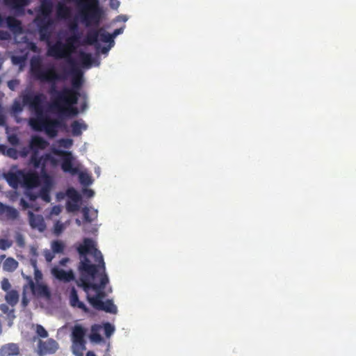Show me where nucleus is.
<instances>
[{"instance_id":"nucleus-36","label":"nucleus","mask_w":356,"mask_h":356,"mask_svg":"<svg viewBox=\"0 0 356 356\" xmlns=\"http://www.w3.org/2000/svg\"><path fill=\"white\" fill-rule=\"evenodd\" d=\"M13 245V241L7 238H0V250H6Z\"/></svg>"},{"instance_id":"nucleus-44","label":"nucleus","mask_w":356,"mask_h":356,"mask_svg":"<svg viewBox=\"0 0 356 356\" xmlns=\"http://www.w3.org/2000/svg\"><path fill=\"white\" fill-rule=\"evenodd\" d=\"M79 202H67V209L69 211H76L79 209V206L78 204Z\"/></svg>"},{"instance_id":"nucleus-9","label":"nucleus","mask_w":356,"mask_h":356,"mask_svg":"<svg viewBox=\"0 0 356 356\" xmlns=\"http://www.w3.org/2000/svg\"><path fill=\"white\" fill-rule=\"evenodd\" d=\"M65 124L58 119H50L47 117L44 130L50 137H55L58 134V129L63 127Z\"/></svg>"},{"instance_id":"nucleus-29","label":"nucleus","mask_w":356,"mask_h":356,"mask_svg":"<svg viewBox=\"0 0 356 356\" xmlns=\"http://www.w3.org/2000/svg\"><path fill=\"white\" fill-rule=\"evenodd\" d=\"M5 178L8 184L13 188H17L19 184V177L13 172H8L5 175Z\"/></svg>"},{"instance_id":"nucleus-23","label":"nucleus","mask_w":356,"mask_h":356,"mask_svg":"<svg viewBox=\"0 0 356 356\" xmlns=\"http://www.w3.org/2000/svg\"><path fill=\"white\" fill-rule=\"evenodd\" d=\"M100 305H97L94 308L97 310L104 311L111 314L117 313V307L113 304L111 300H107L106 302H102Z\"/></svg>"},{"instance_id":"nucleus-37","label":"nucleus","mask_w":356,"mask_h":356,"mask_svg":"<svg viewBox=\"0 0 356 356\" xmlns=\"http://www.w3.org/2000/svg\"><path fill=\"white\" fill-rule=\"evenodd\" d=\"M31 264L34 268V275H35V280L36 282H39L42 278V274L41 271L38 268L37 264L35 261H31Z\"/></svg>"},{"instance_id":"nucleus-62","label":"nucleus","mask_w":356,"mask_h":356,"mask_svg":"<svg viewBox=\"0 0 356 356\" xmlns=\"http://www.w3.org/2000/svg\"><path fill=\"white\" fill-rule=\"evenodd\" d=\"M109 50V47H104L102 49V52L103 54H106L107 53V51Z\"/></svg>"},{"instance_id":"nucleus-59","label":"nucleus","mask_w":356,"mask_h":356,"mask_svg":"<svg viewBox=\"0 0 356 356\" xmlns=\"http://www.w3.org/2000/svg\"><path fill=\"white\" fill-rule=\"evenodd\" d=\"M0 309L4 313V314H6L8 313V310H9V308L8 307L5 305V304H3L0 306Z\"/></svg>"},{"instance_id":"nucleus-57","label":"nucleus","mask_w":356,"mask_h":356,"mask_svg":"<svg viewBox=\"0 0 356 356\" xmlns=\"http://www.w3.org/2000/svg\"><path fill=\"white\" fill-rule=\"evenodd\" d=\"M19 203L22 208L24 209H28L30 207L29 204L23 198L20 200Z\"/></svg>"},{"instance_id":"nucleus-39","label":"nucleus","mask_w":356,"mask_h":356,"mask_svg":"<svg viewBox=\"0 0 356 356\" xmlns=\"http://www.w3.org/2000/svg\"><path fill=\"white\" fill-rule=\"evenodd\" d=\"M36 333L38 337L41 338H46L48 337V332L44 327L41 325H36Z\"/></svg>"},{"instance_id":"nucleus-11","label":"nucleus","mask_w":356,"mask_h":356,"mask_svg":"<svg viewBox=\"0 0 356 356\" xmlns=\"http://www.w3.org/2000/svg\"><path fill=\"white\" fill-rule=\"evenodd\" d=\"M86 333V330L80 325H74L72 332V340L74 344L81 346L82 349L85 348L84 337Z\"/></svg>"},{"instance_id":"nucleus-12","label":"nucleus","mask_w":356,"mask_h":356,"mask_svg":"<svg viewBox=\"0 0 356 356\" xmlns=\"http://www.w3.org/2000/svg\"><path fill=\"white\" fill-rule=\"evenodd\" d=\"M49 145V143L42 137L39 136H33L29 142V147L32 152L31 154H38L39 149H44Z\"/></svg>"},{"instance_id":"nucleus-26","label":"nucleus","mask_w":356,"mask_h":356,"mask_svg":"<svg viewBox=\"0 0 356 356\" xmlns=\"http://www.w3.org/2000/svg\"><path fill=\"white\" fill-rule=\"evenodd\" d=\"M53 10V3L50 0H44L40 6V15L51 17Z\"/></svg>"},{"instance_id":"nucleus-48","label":"nucleus","mask_w":356,"mask_h":356,"mask_svg":"<svg viewBox=\"0 0 356 356\" xmlns=\"http://www.w3.org/2000/svg\"><path fill=\"white\" fill-rule=\"evenodd\" d=\"M28 290V285H24L23 286V297H22V303L23 305V306L26 307L27 306L28 303H29V300L27 299L26 296V293Z\"/></svg>"},{"instance_id":"nucleus-21","label":"nucleus","mask_w":356,"mask_h":356,"mask_svg":"<svg viewBox=\"0 0 356 356\" xmlns=\"http://www.w3.org/2000/svg\"><path fill=\"white\" fill-rule=\"evenodd\" d=\"M88 125L82 120H74L71 124L72 134L74 136H79L82 131L86 130Z\"/></svg>"},{"instance_id":"nucleus-64","label":"nucleus","mask_w":356,"mask_h":356,"mask_svg":"<svg viewBox=\"0 0 356 356\" xmlns=\"http://www.w3.org/2000/svg\"><path fill=\"white\" fill-rule=\"evenodd\" d=\"M86 356H96V355L92 351H88L86 353Z\"/></svg>"},{"instance_id":"nucleus-42","label":"nucleus","mask_w":356,"mask_h":356,"mask_svg":"<svg viewBox=\"0 0 356 356\" xmlns=\"http://www.w3.org/2000/svg\"><path fill=\"white\" fill-rule=\"evenodd\" d=\"M23 110V106L19 101H15L12 106V111L15 113H19Z\"/></svg>"},{"instance_id":"nucleus-8","label":"nucleus","mask_w":356,"mask_h":356,"mask_svg":"<svg viewBox=\"0 0 356 356\" xmlns=\"http://www.w3.org/2000/svg\"><path fill=\"white\" fill-rule=\"evenodd\" d=\"M19 211L15 207L0 202V220L14 222L19 219Z\"/></svg>"},{"instance_id":"nucleus-43","label":"nucleus","mask_w":356,"mask_h":356,"mask_svg":"<svg viewBox=\"0 0 356 356\" xmlns=\"http://www.w3.org/2000/svg\"><path fill=\"white\" fill-rule=\"evenodd\" d=\"M59 143L62 147L69 148L72 145L73 141L70 138H62L60 140Z\"/></svg>"},{"instance_id":"nucleus-41","label":"nucleus","mask_w":356,"mask_h":356,"mask_svg":"<svg viewBox=\"0 0 356 356\" xmlns=\"http://www.w3.org/2000/svg\"><path fill=\"white\" fill-rule=\"evenodd\" d=\"M8 141L13 146H17L19 144V138L15 134H10L8 136Z\"/></svg>"},{"instance_id":"nucleus-55","label":"nucleus","mask_w":356,"mask_h":356,"mask_svg":"<svg viewBox=\"0 0 356 356\" xmlns=\"http://www.w3.org/2000/svg\"><path fill=\"white\" fill-rule=\"evenodd\" d=\"M83 193L88 197H92L94 195L95 192L92 189H85L83 191Z\"/></svg>"},{"instance_id":"nucleus-4","label":"nucleus","mask_w":356,"mask_h":356,"mask_svg":"<svg viewBox=\"0 0 356 356\" xmlns=\"http://www.w3.org/2000/svg\"><path fill=\"white\" fill-rule=\"evenodd\" d=\"M98 40L106 43H113L111 34L106 32L103 28L89 31L83 43L88 45H95L98 48L99 47Z\"/></svg>"},{"instance_id":"nucleus-30","label":"nucleus","mask_w":356,"mask_h":356,"mask_svg":"<svg viewBox=\"0 0 356 356\" xmlns=\"http://www.w3.org/2000/svg\"><path fill=\"white\" fill-rule=\"evenodd\" d=\"M79 59L83 67H90L92 63V56L91 54L81 51L79 54Z\"/></svg>"},{"instance_id":"nucleus-35","label":"nucleus","mask_w":356,"mask_h":356,"mask_svg":"<svg viewBox=\"0 0 356 356\" xmlns=\"http://www.w3.org/2000/svg\"><path fill=\"white\" fill-rule=\"evenodd\" d=\"M49 191L50 188H47V187H42L40 191V197L46 202H49L51 201Z\"/></svg>"},{"instance_id":"nucleus-40","label":"nucleus","mask_w":356,"mask_h":356,"mask_svg":"<svg viewBox=\"0 0 356 356\" xmlns=\"http://www.w3.org/2000/svg\"><path fill=\"white\" fill-rule=\"evenodd\" d=\"M1 289L4 291L8 292L10 291V289L11 288V284L8 278L4 277L2 279L1 282Z\"/></svg>"},{"instance_id":"nucleus-54","label":"nucleus","mask_w":356,"mask_h":356,"mask_svg":"<svg viewBox=\"0 0 356 356\" xmlns=\"http://www.w3.org/2000/svg\"><path fill=\"white\" fill-rule=\"evenodd\" d=\"M123 31H124V29L123 28H119V29H116L114 30V31L113 32V33L111 34L112 35V38L113 39L114 38H115L117 35L121 34L123 33Z\"/></svg>"},{"instance_id":"nucleus-7","label":"nucleus","mask_w":356,"mask_h":356,"mask_svg":"<svg viewBox=\"0 0 356 356\" xmlns=\"http://www.w3.org/2000/svg\"><path fill=\"white\" fill-rule=\"evenodd\" d=\"M22 277L27 281L28 289H30L32 294L38 298H49L51 296L49 290L45 284H35L32 277L29 275H26L24 273L22 274Z\"/></svg>"},{"instance_id":"nucleus-25","label":"nucleus","mask_w":356,"mask_h":356,"mask_svg":"<svg viewBox=\"0 0 356 356\" xmlns=\"http://www.w3.org/2000/svg\"><path fill=\"white\" fill-rule=\"evenodd\" d=\"M6 22L7 24V26L14 33H19L22 31L21 22L19 20L17 19L15 17L12 16H8L6 18Z\"/></svg>"},{"instance_id":"nucleus-61","label":"nucleus","mask_w":356,"mask_h":356,"mask_svg":"<svg viewBox=\"0 0 356 356\" xmlns=\"http://www.w3.org/2000/svg\"><path fill=\"white\" fill-rule=\"evenodd\" d=\"M45 258H46V260L49 262L52 260L53 256L51 254H46Z\"/></svg>"},{"instance_id":"nucleus-50","label":"nucleus","mask_w":356,"mask_h":356,"mask_svg":"<svg viewBox=\"0 0 356 356\" xmlns=\"http://www.w3.org/2000/svg\"><path fill=\"white\" fill-rule=\"evenodd\" d=\"M82 213H83V218H84L85 221L88 222H92V220L89 216V209L88 207H86L83 208Z\"/></svg>"},{"instance_id":"nucleus-38","label":"nucleus","mask_w":356,"mask_h":356,"mask_svg":"<svg viewBox=\"0 0 356 356\" xmlns=\"http://www.w3.org/2000/svg\"><path fill=\"white\" fill-rule=\"evenodd\" d=\"M68 195L74 202H79L81 200V195L74 189L68 191Z\"/></svg>"},{"instance_id":"nucleus-45","label":"nucleus","mask_w":356,"mask_h":356,"mask_svg":"<svg viewBox=\"0 0 356 356\" xmlns=\"http://www.w3.org/2000/svg\"><path fill=\"white\" fill-rule=\"evenodd\" d=\"M46 159H48L49 163H50L53 167L56 166L58 163V159L53 156L50 153H46Z\"/></svg>"},{"instance_id":"nucleus-56","label":"nucleus","mask_w":356,"mask_h":356,"mask_svg":"<svg viewBox=\"0 0 356 356\" xmlns=\"http://www.w3.org/2000/svg\"><path fill=\"white\" fill-rule=\"evenodd\" d=\"M29 49H30L32 51H33V52H38V47H37V45H36V44H35V43H34V42H30V43L29 44Z\"/></svg>"},{"instance_id":"nucleus-20","label":"nucleus","mask_w":356,"mask_h":356,"mask_svg":"<svg viewBox=\"0 0 356 356\" xmlns=\"http://www.w3.org/2000/svg\"><path fill=\"white\" fill-rule=\"evenodd\" d=\"M46 119L47 117L42 116V114L37 115V118H31L29 123L33 130L40 131L44 130Z\"/></svg>"},{"instance_id":"nucleus-32","label":"nucleus","mask_w":356,"mask_h":356,"mask_svg":"<svg viewBox=\"0 0 356 356\" xmlns=\"http://www.w3.org/2000/svg\"><path fill=\"white\" fill-rule=\"evenodd\" d=\"M90 339L91 341L99 343L102 341V337L98 332V327L97 325H94L91 328V334H90Z\"/></svg>"},{"instance_id":"nucleus-13","label":"nucleus","mask_w":356,"mask_h":356,"mask_svg":"<svg viewBox=\"0 0 356 356\" xmlns=\"http://www.w3.org/2000/svg\"><path fill=\"white\" fill-rule=\"evenodd\" d=\"M29 162L35 168H40V172H47V165L49 161L46 159V154L40 156H39L38 154H31Z\"/></svg>"},{"instance_id":"nucleus-2","label":"nucleus","mask_w":356,"mask_h":356,"mask_svg":"<svg viewBox=\"0 0 356 356\" xmlns=\"http://www.w3.org/2000/svg\"><path fill=\"white\" fill-rule=\"evenodd\" d=\"M77 251L83 256L79 266L81 276L76 282L77 285L86 293L90 289L95 291V296H87L88 301L95 307L103 302L102 299L106 296L104 288L109 282L103 255L96 248L94 241L89 238L83 239V243L79 245Z\"/></svg>"},{"instance_id":"nucleus-22","label":"nucleus","mask_w":356,"mask_h":356,"mask_svg":"<svg viewBox=\"0 0 356 356\" xmlns=\"http://www.w3.org/2000/svg\"><path fill=\"white\" fill-rule=\"evenodd\" d=\"M29 224L32 228L42 229L44 225V220L40 215H35L32 211L28 212Z\"/></svg>"},{"instance_id":"nucleus-10","label":"nucleus","mask_w":356,"mask_h":356,"mask_svg":"<svg viewBox=\"0 0 356 356\" xmlns=\"http://www.w3.org/2000/svg\"><path fill=\"white\" fill-rule=\"evenodd\" d=\"M38 348L41 355L53 354L58 349V343L53 339H49L45 341L39 340Z\"/></svg>"},{"instance_id":"nucleus-24","label":"nucleus","mask_w":356,"mask_h":356,"mask_svg":"<svg viewBox=\"0 0 356 356\" xmlns=\"http://www.w3.org/2000/svg\"><path fill=\"white\" fill-rule=\"evenodd\" d=\"M3 263V270L8 273L14 272L19 266L18 261L13 257H7L4 259Z\"/></svg>"},{"instance_id":"nucleus-49","label":"nucleus","mask_w":356,"mask_h":356,"mask_svg":"<svg viewBox=\"0 0 356 356\" xmlns=\"http://www.w3.org/2000/svg\"><path fill=\"white\" fill-rule=\"evenodd\" d=\"M16 242L19 247L24 248L25 246L24 238L22 234H18L16 236Z\"/></svg>"},{"instance_id":"nucleus-6","label":"nucleus","mask_w":356,"mask_h":356,"mask_svg":"<svg viewBox=\"0 0 356 356\" xmlns=\"http://www.w3.org/2000/svg\"><path fill=\"white\" fill-rule=\"evenodd\" d=\"M53 153L56 155L62 156L61 169L63 172H70L72 175L77 173L78 168L73 166L74 157L71 152L54 149Z\"/></svg>"},{"instance_id":"nucleus-51","label":"nucleus","mask_w":356,"mask_h":356,"mask_svg":"<svg viewBox=\"0 0 356 356\" xmlns=\"http://www.w3.org/2000/svg\"><path fill=\"white\" fill-rule=\"evenodd\" d=\"M105 334L109 337L114 331L113 327L110 323H106L104 325Z\"/></svg>"},{"instance_id":"nucleus-5","label":"nucleus","mask_w":356,"mask_h":356,"mask_svg":"<svg viewBox=\"0 0 356 356\" xmlns=\"http://www.w3.org/2000/svg\"><path fill=\"white\" fill-rule=\"evenodd\" d=\"M45 99L42 93L32 94L28 93L22 97L23 105H29L31 108L33 109L37 115L42 114V104Z\"/></svg>"},{"instance_id":"nucleus-58","label":"nucleus","mask_w":356,"mask_h":356,"mask_svg":"<svg viewBox=\"0 0 356 356\" xmlns=\"http://www.w3.org/2000/svg\"><path fill=\"white\" fill-rule=\"evenodd\" d=\"M9 34L6 31H0V39L6 40L8 39Z\"/></svg>"},{"instance_id":"nucleus-31","label":"nucleus","mask_w":356,"mask_h":356,"mask_svg":"<svg viewBox=\"0 0 356 356\" xmlns=\"http://www.w3.org/2000/svg\"><path fill=\"white\" fill-rule=\"evenodd\" d=\"M38 29L42 25H53L54 21L51 18V17H44L42 15H39L35 19Z\"/></svg>"},{"instance_id":"nucleus-27","label":"nucleus","mask_w":356,"mask_h":356,"mask_svg":"<svg viewBox=\"0 0 356 356\" xmlns=\"http://www.w3.org/2000/svg\"><path fill=\"white\" fill-rule=\"evenodd\" d=\"M0 152L13 159H17L19 157V152L16 149L13 147L7 148L4 145H0Z\"/></svg>"},{"instance_id":"nucleus-63","label":"nucleus","mask_w":356,"mask_h":356,"mask_svg":"<svg viewBox=\"0 0 356 356\" xmlns=\"http://www.w3.org/2000/svg\"><path fill=\"white\" fill-rule=\"evenodd\" d=\"M67 261H68V259L67 258H65V259H63L60 261V263L61 265H65Z\"/></svg>"},{"instance_id":"nucleus-17","label":"nucleus","mask_w":356,"mask_h":356,"mask_svg":"<svg viewBox=\"0 0 356 356\" xmlns=\"http://www.w3.org/2000/svg\"><path fill=\"white\" fill-rule=\"evenodd\" d=\"M19 354V348L17 344L9 343L2 346L0 348V356H16Z\"/></svg>"},{"instance_id":"nucleus-1","label":"nucleus","mask_w":356,"mask_h":356,"mask_svg":"<svg viewBox=\"0 0 356 356\" xmlns=\"http://www.w3.org/2000/svg\"><path fill=\"white\" fill-rule=\"evenodd\" d=\"M68 61L72 65V87H63L60 90H57L56 82L66 79L65 73H58L51 64L44 65L39 58H32L30 63L32 76L41 83H50L48 92L51 99V108L60 116L76 115L79 113L75 105L81 96L79 90L83 84L82 74L74 67L73 60L69 58Z\"/></svg>"},{"instance_id":"nucleus-33","label":"nucleus","mask_w":356,"mask_h":356,"mask_svg":"<svg viewBox=\"0 0 356 356\" xmlns=\"http://www.w3.org/2000/svg\"><path fill=\"white\" fill-rule=\"evenodd\" d=\"M40 180L44 184L43 187L51 188L52 185V179L48 172H40Z\"/></svg>"},{"instance_id":"nucleus-60","label":"nucleus","mask_w":356,"mask_h":356,"mask_svg":"<svg viewBox=\"0 0 356 356\" xmlns=\"http://www.w3.org/2000/svg\"><path fill=\"white\" fill-rule=\"evenodd\" d=\"M6 19L0 14V27L3 26Z\"/></svg>"},{"instance_id":"nucleus-53","label":"nucleus","mask_w":356,"mask_h":356,"mask_svg":"<svg viewBox=\"0 0 356 356\" xmlns=\"http://www.w3.org/2000/svg\"><path fill=\"white\" fill-rule=\"evenodd\" d=\"M80 181L81 183L83 184H89V181H90V177L88 176V175H80Z\"/></svg>"},{"instance_id":"nucleus-34","label":"nucleus","mask_w":356,"mask_h":356,"mask_svg":"<svg viewBox=\"0 0 356 356\" xmlns=\"http://www.w3.org/2000/svg\"><path fill=\"white\" fill-rule=\"evenodd\" d=\"M65 245L60 241H54L51 243V249L54 253H61L64 250Z\"/></svg>"},{"instance_id":"nucleus-14","label":"nucleus","mask_w":356,"mask_h":356,"mask_svg":"<svg viewBox=\"0 0 356 356\" xmlns=\"http://www.w3.org/2000/svg\"><path fill=\"white\" fill-rule=\"evenodd\" d=\"M24 185L29 188H33L40 186L41 183L40 175L36 172H31L23 177Z\"/></svg>"},{"instance_id":"nucleus-18","label":"nucleus","mask_w":356,"mask_h":356,"mask_svg":"<svg viewBox=\"0 0 356 356\" xmlns=\"http://www.w3.org/2000/svg\"><path fill=\"white\" fill-rule=\"evenodd\" d=\"M56 15L58 19H67L71 16V8L64 3L60 2L56 6Z\"/></svg>"},{"instance_id":"nucleus-15","label":"nucleus","mask_w":356,"mask_h":356,"mask_svg":"<svg viewBox=\"0 0 356 356\" xmlns=\"http://www.w3.org/2000/svg\"><path fill=\"white\" fill-rule=\"evenodd\" d=\"M70 303L72 307L81 309L86 313H88L89 312V309L86 306V305L83 302L79 300L77 291L74 287H72L70 291Z\"/></svg>"},{"instance_id":"nucleus-28","label":"nucleus","mask_w":356,"mask_h":356,"mask_svg":"<svg viewBox=\"0 0 356 356\" xmlns=\"http://www.w3.org/2000/svg\"><path fill=\"white\" fill-rule=\"evenodd\" d=\"M5 300L8 304L15 306L19 301V293L16 290H10L5 296Z\"/></svg>"},{"instance_id":"nucleus-3","label":"nucleus","mask_w":356,"mask_h":356,"mask_svg":"<svg viewBox=\"0 0 356 356\" xmlns=\"http://www.w3.org/2000/svg\"><path fill=\"white\" fill-rule=\"evenodd\" d=\"M53 31V25H42L38 29L40 41L45 42L48 46L47 55L56 58L69 57L74 48V44L78 41L79 36L74 35L68 38L65 44L60 40H58L54 44H51V38Z\"/></svg>"},{"instance_id":"nucleus-52","label":"nucleus","mask_w":356,"mask_h":356,"mask_svg":"<svg viewBox=\"0 0 356 356\" xmlns=\"http://www.w3.org/2000/svg\"><path fill=\"white\" fill-rule=\"evenodd\" d=\"M17 84H18V81L17 80H11L8 82V86L12 90H15V88Z\"/></svg>"},{"instance_id":"nucleus-16","label":"nucleus","mask_w":356,"mask_h":356,"mask_svg":"<svg viewBox=\"0 0 356 356\" xmlns=\"http://www.w3.org/2000/svg\"><path fill=\"white\" fill-rule=\"evenodd\" d=\"M4 3L17 13H23L24 8L29 3V0H4Z\"/></svg>"},{"instance_id":"nucleus-46","label":"nucleus","mask_w":356,"mask_h":356,"mask_svg":"<svg viewBox=\"0 0 356 356\" xmlns=\"http://www.w3.org/2000/svg\"><path fill=\"white\" fill-rule=\"evenodd\" d=\"M63 225L59 221L56 222V224L54 225V233L56 235H59L63 232Z\"/></svg>"},{"instance_id":"nucleus-47","label":"nucleus","mask_w":356,"mask_h":356,"mask_svg":"<svg viewBox=\"0 0 356 356\" xmlns=\"http://www.w3.org/2000/svg\"><path fill=\"white\" fill-rule=\"evenodd\" d=\"M31 149L29 147H22L19 151H18L19 152V156H21L22 158H25L28 156V154H29L30 152Z\"/></svg>"},{"instance_id":"nucleus-19","label":"nucleus","mask_w":356,"mask_h":356,"mask_svg":"<svg viewBox=\"0 0 356 356\" xmlns=\"http://www.w3.org/2000/svg\"><path fill=\"white\" fill-rule=\"evenodd\" d=\"M52 273L57 279L64 282H70L74 279V275L71 270L65 271L63 269L54 268Z\"/></svg>"}]
</instances>
